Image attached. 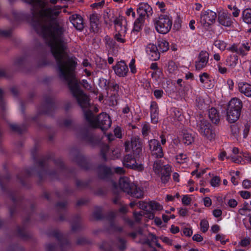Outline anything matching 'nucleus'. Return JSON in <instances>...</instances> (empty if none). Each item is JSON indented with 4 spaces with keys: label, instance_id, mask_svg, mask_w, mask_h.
Instances as JSON below:
<instances>
[{
    "label": "nucleus",
    "instance_id": "obj_1",
    "mask_svg": "<svg viewBox=\"0 0 251 251\" xmlns=\"http://www.w3.org/2000/svg\"><path fill=\"white\" fill-rule=\"evenodd\" d=\"M37 32L42 36L50 47L57 67L60 78L65 80L78 104L83 109L86 120L90 126L94 128L99 127L106 130L111 125L110 116L106 113H101L95 117L88 108L90 99L79 89V82L75 77V70L76 62L73 57H70L65 51L67 42L63 37V28L57 23H33Z\"/></svg>",
    "mask_w": 251,
    "mask_h": 251
},
{
    "label": "nucleus",
    "instance_id": "obj_2",
    "mask_svg": "<svg viewBox=\"0 0 251 251\" xmlns=\"http://www.w3.org/2000/svg\"><path fill=\"white\" fill-rule=\"evenodd\" d=\"M119 186L123 191L133 197L140 199L143 197V190L135 184L130 183L127 177H121L119 181Z\"/></svg>",
    "mask_w": 251,
    "mask_h": 251
},
{
    "label": "nucleus",
    "instance_id": "obj_3",
    "mask_svg": "<svg viewBox=\"0 0 251 251\" xmlns=\"http://www.w3.org/2000/svg\"><path fill=\"white\" fill-rule=\"evenodd\" d=\"M198 130L201 135L206 140L211 141L215 137V131L211 125L205 120L201 119L197 123Z\"/></svg>",
    "mask_w": 251,
    "mask_h": 251
},
{
    "label": "nucleus",
    "instance_id": "obj_4",
    "mask_svg": "<svg viewBox=\"0 0 251 251\" xmlns=\"http://www.w3.org/2000/svg\"><path fill=\"white\" fill-rule=\"evenodd\" d=\"M156 31L161 34H166L171 29L172 20L167 15H161L154 23Z\"/></svg>",
    "mask_w": 251,
    "mask_h": 251
},
{
    "label": "nucleus",
    "instance_id": "obj_5",
    "mask_svg": "<svg viewBox=\"0 0 251 251\" xmlns=\"http://www.w3.org/2000/svg\"><path fill=\"white\" fill-rule=\"evenodd\" d=\"M149 147L151 156L155 158H162L164 156L162 148L159 142L155 139L149 141Z\"/></svg>",
    "mask_w": 251,
    "mask_h": 251
},
{
    "label": "nucleus",
    "instance_id": "obj_6",
    "mask_svg": "<svg viewBox=\"0 0 251 251\" xmlns=\"http://www.w3.org/2000/svg\"><path fill=\"white\" fill-rule=\"evenodd\" d=\"M251 48V44L246 42L238 45L234 44L229 47V50L231 51L236 52L239 55L244 56L248 54Z\"/></svg>",
    "mask_w": 251,
    "mask_h": 251
},
{
    "label": "nucleus",
    "instance_id": "obj_7",
    "mask_svg": "<svg viewBox=\"0 0 251 251\" xmlns=\"http://www.w3.org/2000/svg\"><path fill=\"white\" fill-rule=\"evenodd\" d=\"M217 18L215 12L208 10L201 13L200 22L203 26H208L213 23Z\"/></svg>",
    "mask_w": 251,
    "mask_h": 251
},
{
    "label": "nucleus",
    "instance_id": "obj_8",
    "mask_svg": "<svg viewBox=\"0 0 251 251\" xmlns=\"http://www.w3.org/2000/svg\"><path fill=\"white\" fill-rule=\"evenodd\" d=\"M123 164L127 168H130L138 171H142L144 167L141 164H138L134 157L131 154L126 155L123 160Z\"/></svg>",
    "mask_w": 251,
    "mask_h": 251
},
{
    "label": "nucleus",
    "instance_id": "obj_9",
    "mask_svg": "<svg viewBox=\"0 0 251 251\" xmlns=\"http://www.w3.org/2000/svg\"><path fill=\"white\" fill-rule=\"evenodd\" d=\"M208 60L209 53L206 51H201L198 55L197 60L195 62L196 69L200 71L205 68L207 65Z\"/></svg>",
    "mask_w": 251,
    "mask_h": 251
},
{
    "label": "nucleus",
    "instance_id": "obj_10",
    "mask_svg": "<svg viewBox=\"0 0 251 251\" xmlns=\"http://www.w3.org/2000/svg\"><path fill=\"white\" fill-rule=\"evenodd\" d=\"M113 69L115 74L120 77L126 76L128 71V67L124 61L117 62Z\"/></svg>",
    "mask_w": 251,
    "mask_h": 251
},
{
    "label": "nucleus",
    "instance_id": "obj_11",
    "mask_svg": "<svg viewBox=\"0 0 251 251\" xmlns=\"http://www.w3.org/2000/svg\"><path fill=\"white\" fill-rule=\"evenodd\" d=\"M218 21L222 25L227 27L231 26L233 23L230 14L226 11H221L219 12Z\"/></svg>",
    "mask_w": 251,
    "mask_h": 251
},
{
    "label": "nucleus",
    "instance_id": "obj_12",
    "mask_svg": "<svg viewBox=\"0 0 251 251\" xmlns=\"http://www.w3.org/2000/svg\"><path fill=\"white\" fill-rule=\"evenodd\" d=\"M71 23L78 30H82L84 26V22L82 17L78 14H73L69 17Z\"/></svg>",
    "mask_w": 251,
    "mask_h": 251
},
{
    "label": "nucleus",
    "instance_id": "obj_13",
    "mask_svg": "<svg viewBox=\"0 0 251 251\" xmlns=\"http://www.w3.org/2000/svg\"><path fill=\"white\" fill-rule=\"evenodd\" d=\"M137 13L139 16L146 18L152 14V8L147 3H141L137 9Z\"/></svg>",
    "mask_w": 251,
    "mask_h": 251
},
{
    "label": "nucleus",
    "instance_id": "obj_14",
    "mask_svg": "<svg viewBox=\"0 0 251 251\" xmlns=\"http://www.w3.org/2000/svg\"><path fill=\"white\" fill-rule=\"evenodd\" d=\"M146 52L152 60H157L160 58V53L157 47L152 44L148 45Z\"/></svg>",
    "mask_w": 251,
    "mask_h": 251
},
{
    "label": "nucleus",
    "instance_id": "obj_15",
    "mask_svg": "<svg viewBox=\"0 0 251 251\" xmlns=\"http://www.w3.org/2000/svg\"><path fill=\"white\" fill-rule=\"evenodd\" d=\"M172 167L169 165H164L160 173L157 174L161 177V181L163 183L168 182L170 178Z\"/></svg>",
    "mask_w": 251,
    "mask_h": 251
},
{
    "label": "nucleus",
    "instance_id": "obj_16",
    "mask_svg": "<svg viewBox=\"0 0 251 251\" xmlns=\"http://www.w3.org/2000/svg\"><path fill=\"white\" fill-rule=\"evenodd\" d=\"M242 101L236 98L232 99L228 102L226 109L236 110L237 112H241V110L242 108Z\"/></svg>",
    "mask_w": 251,
    "mask_h": 251
},
{
    "label": "nucleus",
    "instance_id": "obj_17",
    "mask_svg": "<svg viewBox=\"0 0 251 251\" xmlns=\"http://www.w3.org/2000/svg\"><path fill=\"white\" fill-rule=\"evenodd\" d=\"M151 118L152 123L156 124L158 121L159 109L155 101H152L150 105Z\"/></svg>",
    "mask_w": 251,
    "mask_h": 251
},
{
    "label": "nucleus",
    "instance_id": "obj_18",
    "mask_svg": "<svg viewBox=\"0 0 251 251\" xmlns=\"http://www.w3.org/2000/svg\"><path fill=\"white\" fill-rule=\"evenodd\" d=\"M239 92L248 97H251V85L245 82H241L238 84Z\"/></svg>",
    "mask_w": 251,
    "mask_h": 251
},
{
    "label": "nucleus",
    "instance_id": "obj_19",
    "mask_svg": "<svg viewBox=\"0 0 251 251\" xmlns=\"http://www.w3.org/2000/svg\"><path fill=\"white\" fill-rule=\"evenodd\" d=\"M130 142L132 151L134 153L139 154L142 151V145L140 138L137 136L132 137Z\"/></svg>",
    "mask_w": 251,
    "mask_h": 251
},
{
    "label": "nucleus",
    "instance_id": "obj_20",
    "mask_svg": "<svg viewBox=\"0 0 251 251\" xmlns=\"http://www.w3.org/2000/svg\"><path fill=\"white\" fill-rule=\"evenodd\" d=\"M240 112L236 110L226 109V119L228 122L233 123L236 122L239 118Z\"/></svg>",
    "mask_w": 251,
    "mask_h": 251
},
{
    "label": "nucleus",
    "instance_id": "obj_21",
    "mask_svg": "<svg viewBox=\"0 0 251 251\" xmlns=\"http://www.w3.org/2000/svg\"><path fill=\"white\" fill-rule=\"evenodd\" d=\"M129 235L133 239L138 238L139 240L137 241V242L141 243L142 244H146L148 245L150 243L148 237H147L146 235L143 234L142 232L141 231L137 232L131 233L129 234Z\"/></svg>",
    "mask_w": 251,
    "mask_h": 251
},
{
    "label": "nucleus",
    "instance_id": "obj_22",
    "mask_svg": "<svg viewBox=\"0 0 251 251\" xmlns=\"http://www.w3.org/2000/svg\"><path fill=\"white\" fill-rule=\"evenodd\" d=\"M208 116L211 122L214 124H217L220 121V115L217 110L212 107L208 111Z\"/></svg>",
    "mask_w": 251,
    "mask_h": 251
},
{
    "label": "nucleus",
    "instance_id": "obj_23",
    "mask_svg": "<svg viewBox=\"0 0 251 251\" xmlns=\"http://www.w3.org/2000/svg\"><path fill=\"white\" fill-rule=\"evenodd\" d=\"M243 21L247 24H251V9L247 8L242 13Z\"/></svg>",
    "mask_w": 251,
    "mask_h": 251
},
{
    "label": "nucleus",
    "instance_id": "obj_24",
    "mask_svg": "<svg viewBox=\"0 0 251 251\" xmlns=\"http://www.w3.org/2000/svg\"><path fill=\"white\" fill-rule=\"evenodd\" d=\"M122 18H117L114 21L116 30L117 32H121L122 33H126V26H122Z\"/></svg>",
    "mask_w": 251,
    "mask_h": 251
},
{
    "label": "nucleus",
    "instance_id": "obj_25",
    "mask_svg": "<svg viewBox=\"0 0 251 251\" xmlns=\"http://www.w3.org/2000/svg\"><path fill=\"white\" fill-rule=\"evenodd\" d=\"M100 16L97 13H93L90 16V21L92 28H96L98 27L99 22Z\"/></svg>",
    "mask_w": 251,
    "mask_h": 251
},
{
    "label": "nucleus",
    "instance_id": "obj_26",
    "mask_svg": "<svg viewBox=\"0 0 251 251\" xmlns=\"http://www.w3.org/2000/svg\"><path fill=\"white\" fill-rule=\"evenodd\" d=\"M194 137L191 133L184 131L183 133V142L187 145L193 142Z\"/></svg>",
    "mask_w": 251,
    "mask_h": 251
},
{
    "label": "nucleus",
    "instance_id": "obj_27",
    "mask_svg": "<svg viewBox=\"0 0 251 251\" xmlns=\"http://www.w3.org/2000/svg\"><path fill=\"white\" fill-rule=\"evenodd\" d=\"M112 170L107 167L102 166L100 168V176L102 178H104L110 175Z\"/></svg>",
    "mask_w": 251,
    "mask_h": 251
},
{
    "label": "nucleus",
    "instance_id": "obj_28",
    "mask_svg": "<svg viewBox=\"0 0 251 251\" xmlns=\"http://www.w3.org/2000/svg\"><path fill=\"white\" fill-rule=\"evenodd\" d=\"M146 18L139 16L138 18L135 20L134 24V28L136 30H140L143 25Z\"/></svg>",
    "mask_w": 251,
    "mask_h": 251
},
{
    "label": "nucleus",
    "instance_id": "obj_29",
    "mask_svg": "<svg viewBox=\"0 0 251 251\" xmlns=\"http://www.w3.org/2000/svg\"><path fill=\"white\" fill-rule=\"evenodd\" d=\"M158 46L159 50L162 52L167 51L169 48V43L163 39L158 41Z\"/></svg>",
    "mask_w": 251,
    "mask_h": 251
},
{
    "label": "nucleus",
    "instance_id": "obj_30",
    "mask_svg": "<svg viewBox=\"0 0 251 251\" xmlns=\"http://www.w3.org/2000/svg\"><path fill=\"white\" fill-rule=\"evenodd\" d=\"M163 163L160 160H157L154 162L153 165V171L157 174L161 172L163 167Z\"/></svg>",
    "mask_w": 251,
    "mask_h": 251
},
{
    "label": "nucleus",
    "instance_id": "obj_31",
    "mask_svg": "<svg viewBox=\"0 0 251 251\" xmlns=\"http://www.w3.org/2000/svg\"><path fill=\"white\" fill-rule=\"evenodd\" d=\"M238 57L237 55L233 54L228 57L226 60L229 66L232 67H235L238 61Z\"/></svg>",
    "mask_w": 251,
    "mask_h": 251
},
{
    "label": "nucleus",
    "instance_id": "obj_32",
    "mask_svg": "<svg viewBox=\"0 0 251 251\" xmlns=\"http://www.w3.org/2000/svg\"><path fill=\"white\" fill-rule=\"evenodd\" d=\"M149 207L152 210H161L163 206L157 202L151 201L149 202Z\"/></svg>",
    "mask_w": 251,
    "mask_h": 251
},
{
    "label": "nucleus",
    "instance_id": "obj_33",
    "mask_svg": "<svg viewBox=\"0 0 251 251\" xmlns=\"http://www.w3.org/2000/svg\"><path fill=\"white\" fill-rule=\"evenodd\" d=\"M140 30H136L135 28H133L130 33V40L131 42H135L137 39L140 36Z\"/></svg>",
    "mask_w": 251,
    "mask_h": 251
},
{
    "label": "nucleus",
    "instance_id": "obj_34",
    "mask_svg": "<svg viewBox=\"0 0 251 251\" xmlns=\"http://www.w3.org/2000/svg\"><path fill=\"white\" fill-rule=\"evenodd\" d=\"M227 7L229 9L232 11V14L233 17H237L239 16L240 10L235 5L229 4L228 5Z\"/></svg>",
    "mask_w": 251,
    "mask_h": 251
},
{
    "label": "nucleus",
    "instance_id": "obj_35",
    "mask_svg": "<svg viewBox=\"0 0 251 251\" xmlns=\"http://www.w3.org/2000/svg\"><path fill=\"white\" fill-rule=\"evenodd\" d=\"M200 80L201 82L204 84V86H205V84L210 81L209 75L207 73H203L200 75Z\"/></svg>",
    "mask_w": 251,
    "mask_h": 251
},
{
    "label": "nucleus",
    "instance_id": "obj_36",
    "mask_svg": "<svg viewBox=\"0 0 251 251\" xmlns=\"http://www.w3.org/2000/svg\"><path fill=\"white\" fill-rule=\"evenodd\" d=\"M200 227L201 230L203 232H206L209 228V224L208 221L205 219L202 220L200 223Z\"/></svg>",
    "mask_w": 251,
    "mask_h": 251
},
{
    "label": "nucleus",
    "instance_id": "obj_37",
    "mask_svg": "<svg viewBox=\"0 0 251 251\" xmlns=\"http://www.w3.org/2000/svg\"><path fill=\"white\" fill-rule=\"evenodd\" d=\"M125 33L118 32L114 36L115 39L118 42L124 43L126 42L125 39L123 38V36Z\"/></svg>",
    "mask_w": 251,
    "mask_h": 251
},
{
    "label": "nucleus",
    "instance_id": "obj_38",
    "mask_svg": "<svg viewBox=\"0 0 251 251\" xmlns=\"http://www.w3.org/2000/svg\"><path fill=\"white\" fill-rule=\"evenodd\" d=\"M214 45L216 47L222 50H224L226 47V43L224 41L220 40L215 41L214 42Z\"/></svg>",
    "mask_w": 251,
    "mask_h": 251
},
{
    "label": "nucleus",
    "instance_id": "obj_39",
    "mask_svg": "<svg viewBox=\"0 0 251 251\" xmlns=\"http://www.w3.org/2000/svg\"><path fill=\"white\" fill-rule=\"evenodd\" d=\"M251 243V239L249 237H245L242 239L239 244L242 247H246Z\"/></svg>",
    "mask_w": 251,
    "mask_h": 251
},
{
    "label": "nucleus",
    "instance_id": "obj_40",
    "mask_svg": "<svg viewBox=\"0 0 251 251\" xmlns=\"http://www.w3.org/2000/svg\"><path fill=\"white\" fill-rule=\"evenodd\" d=\"M220 178L217 176H214L210 181V184L213 187H217L219 185Z\"/></svg>",
    "mask_w": 251,
    "mask_h": 251
},
{
    "label": "nucleus",
    "instance_id": "obj_41",
    "mask_svg": "<svg viewBox=\"0 0 251 251\" xmlns=\"http://www.w3.org/2000/svg\"><path fill=\"white\" fill-rule=\"evenodd\" d=\"M150 130V125L148 124H145L142 127V132L144 136H147Z\"/></svg>",
    "mask_w": 251,
    "mask_h": 251
},
{
    "label": "nucleus",
    "instance_id": "obj_42",
    "mask_svg": "<svg viewBox=\"0 0 251 251\" xmlns=\"http://www.w3.org/2000/svg\"><path fill=\"white\" fill-rule=\"evenodd\" d=\"M192 201L191 198L187 195H185L182 199V202L185 205H188Z\"/></svg>",
    "mask_w": 251,
    "mask_h": 251
},
{
    "label": "nucleus",
    "instance_id": "obj_43",
    "mask_svg": "<svg viewBox=\"0 0 251 251\" xmlns=\"http://www.w3.org/2000/svg\"><path fill=\"white\" fill-rule=\"evenodd\" d=\"M231 132L232 134L236 136L238 135L239 133V128L238 126L236 125H233L230 126Z\"/></svg>",
    "mask_w": 251,
    "mask_h": 251
},
{
    "label": "nucleus",
    "instance_id": "obj_44",
    "mask_svg": "<svg viewBox=\"0 0 251 251\" xmlns=\"http://www.w3.org/2000/svg\"><path fill=\"white\" fill-rule=\"evenodd\" d=\"M118 248L119 249L123 251L126 249V241L125 240L122 239H119L118 240Z\"/></svg>",
    "mask_w": 251,
    "mask_h": 251
},
{
    "label": "nucleus",
    "instance_id": "obj_45",
    "mask_svg": "<svg viewBox=\"0 0 251 251\" xmlns=\"http://www.w3.org/2000/svg\"><path fill=\"white\" fill-rule=\"evenodd\" d=\"M186 158V155L183 153H180L176 157V159L177 160V162L180 163H183V161H184Z\"/></svg>",
    "mask_w": 251,
    "mask_h": 251
},
{
    "label": "nucleus",
    "instance_id": "obj_46",
    "mask_svg": "<svg viewBox=\"0 0 251 251\" xmlns=\"http://www.w3.org/2000/svg\"><path fill=\"white\" fill-rule=\"evenodd\" d=\"M108 82L106 79L104 78L100 79V85L102 88L107 89L108 88Z\"/></svg>",
    "mask_w": 251,
    "mask_h": 251
},
{
    "label": "nucleus",
    "instance_id": "obj_47",
    "mask_svg": "<svg viewBox=\"0 0 251 251\" xmlns=\"http://www.w3.org/2000/svg\"><path fill=\"white\" fill-rule=\"evenodd\" d=\"M227 159H230L232 162L236 163H239L241 161L242 158L239 156H228L226 157Z\"/></svg>",
    "mask_w": 251,
    "mask_h": 251
},
{
    "label": "nucleus",
    "instance_id": "obj_48",
    "mask_svg": "<svg viewBox=\"0 0 251 251\" xmlns=\"http://www.w3.org/2000/svg\"><path fill=\"white\" fill-rule=\"evenodd\" d=\"M217 68L219 72L221 74H225L227 72V69L222 66V63H219L217 64Z\"/></svg>",
    "mask_w": 251,
    "mask_h": 251
},
{
    "label": "nucleus",
    "instance_id": "obj_49",
    "mask_svg": "<svg viewBox=\"0 0 251 251\" xmlns=\"http://www.w3.org/2000/svg\"><path fill=\"white\" fill-rule=\"evenodd\" d=\"M153 94H154V97L156 99H160L162 97L163 94H164V92H163V90L158 89V90H154Z\"/></svg>",
    "mask_w": 251,
    "mask_h": 251
},
{
    "label": "nucleus",
    "instance_id": "obj_50",
    "mask_svg": "<svg viewBox=\"0 0 251 251\" xmlns=\"http://www.w3.org/2000/svg\"><path fill=\"white\" fill-rule=\"evenodd\" d=\"M183 233L186 236L190 237L193 234V231L190 228L185 227L183 229Z\"/></svg>",
    "mask_w": 251,
    "mask_h": 251
},
{
    "label": "nucleus",
    "instance_id": "obj_51",
    "mask_svg": "<svg viewBox=\"0 0 251 251\" xmlns=\"http://www.w3.org/2000/svg\"><path fill=\"white\" fill-rule=\"evenodd\" d=\"M240 196L245 199H248L251 197L250 192L247 191H241L240 192Z\"/></svg>",
    "mask_w": 251,
    "mask_h": 251
},
{
    "label": "nucleus",
    "instance_id": "obj_52",
    "mask_svg": "<svg viewBox=\"0 0 251 251\" xmlns=\"http://www.w3.org/2000/svg\"><path fill=\"white\" fill-rule=\"evenodd\" d=\"M242 186L244 189H249L251 187V181L245 179L242 182Z\"/></svg>",
    "mask_w": 251,
    "mask_h": 251
},
{
    "label": "nucleus",
    "instance_id": "obj_53",
    "mask_svg": "<svg viewBox=\"0 0 251 251\" xmlns=\"http://www.w3.org/2000/svg\"><path fill=\"white\" fill-rule=\"evenodd\" d=\"M129 67L130 69L131 73H135L136 72L135 66V60L134 59H132L129 64Z\"/></svg>",
    "mask_w": 251,
    "mask_h": 251
},
{
    "label": "nucleus",
    "instance_id": "obj_54",
    "mask_svg": "<svg viewBox=\"0 0 251 251\" xmlns=\"http://www.w3.org/2000/svg\"><path fill=\"white\" fill-rule=\"evenodd\" d=\"M100 248L105 251H111L112 250V248L110 246L109 244L106 242L102 243V244L100 246Z\"/></svg>",
    "mask_w": 251,
    "mask_h": 251
},
{
    "label": "nucleus",
    "instance_id": "obj_55",
    "mask_svg": "<svg viewBox=\"0 0 251 251\" xmlns=\"http://www.w3.org/2000/svg\"><path fill=\"white\" fill-rule=\"evenodd\" d=\"M109 151V147L107 145H105L103 147L101 150V154L104 159H106V152Z\"/></svg>",
    "mask_w": 251,
    "mask_h": 251
},
{
    "label": "nucleus",
    "instance_id": "obj_56",
    "mask_svg": "<svg viewBox=\"0 0 251 251\" xmlns=\"http://www.w3.org/2000/svg\"><path fill=\"white\" fill-rule=\"evenodd\" d=\"M106 44L110 48H114L115 46L116 42L115 41L110 38H106Z\"/></svg>",
    "mask_w": 251,
    "mask_h": 251
},
{
    "label": "nucleus",
    "instance_id": "obj_57",
    "mask_svg": "<svg viewBox=\"0 0 251 251\" xmlns=\"http://www.w3.org/2000/svg\"><path fill=\"white\" fill-rule=\"evenodd\" d=\"M138 204L140 209L144 210H147L148 207H149V203H147L144 201H139L138 202Z\"/></svg>",
    "mask_w": 251,
    "mask_h": 251
},
{
    "label": "nucleus",
    "instance_id": "obj_58",
    "mask_svg": "<svg viewBox=\"0 0 251 251\" xmlns=\"http://www.w3.org/2000/svg\"><path fill=\"white\" fill-rule=\"evenodd\" d=\"M104 3H105L104 0H102L101 1L99 2L98 3H94L92 4L91 5V6L94 8H98L99 7L101 8V7H103Z\"/></svg>",
    "mask_w": 251,
    "mask_h": 251
},
{
    "label": "nucleus",
    "instance_id": "obj_59",
    "mask_svg": "<svg viewBox=\"0 0 251 251\" xmlns=\"http://www.w3.org/2000/svg\"><path fill=\"white\" fill-rule=\"evenodd\" d=\"M222 211L220 209H216L213 211V215L216 218H218L222 215Z\"/></svg>",
    "mask_w": 251,
    "mask_h": 251
},
{
    "label": "nucleus",
    "instance_id": "obj_60",
    "mask_svg": "<svg viewBox=\"0 0 251 251\" xmlns=\"http://www.w3.org/2000/svg\"><path fill=\"white\" fill-rule=\"evenodd\" d=\"M204 205L205 206L209 207L212 204V201L210 198L205 197L203 199Z\"/></svg>",
    "mask_w": 251,
    "mask_h": 251
},
{
    "label": "nucleus",
    "instance_id": "obj_61",
    "mask_svg": "<svg viewBox=\"0 0 251 251\" xmlns=\"http://www.w3.org/2000/svg\"><path fill=\"white\" fill-rule=\"evenodd\" d=\"M104 22L106 24H110L111 22V20L110 18V15L108 13H106L103 15Z\"/></svg>",
    "mask_w": 251,
    "mask_h": 251
},
{
    "label": "nucleus",
    "instance_id": "obj_62",
    "mask_svg": "<svg viewBox=\"0 0 251 251\" xmlns=\"http://www.w3.org/2000/svg\"><path fill=\"white\" fill-rule=\"evenodd\" d=\"M192 238L194 241L198 242H201L203 240V237L200 234H195L193 236Z\"/></svg>",
    "mask_w": 251,
    "mask_h": 251
},
{
    "label": "nucleus",
    "instance_id": "obj_63",
    "mask_svg": "<svg viewBox=\"0 0 251 251\" xmlns=\"http://www.w3.org/2000/svg\"><path fill=\"white\" fill-rule=\"evenodd\" d=\"M113 171L118 174H123L125 173V171L123 168L121 167H115L113 168Z\"/></svg>",
    "mask_w": 251,
    "mask_h": 251
},
{
    "label": "nucleus",
    "instance_id": "obj_64",
    "mask_svg": "<svg viewBox=\"0 0 251 251\" xmlns=\"http://www.w3.org/2000/svg\"><path fill=\"white\" fill-rule=\"evenodd\" d=\"M237 202L234 199H230L228 201V205L232 208H234L237 206Z\"/></svg>",
    "mask_w": 251,
    "mask_h": 251
}]
</instances>
